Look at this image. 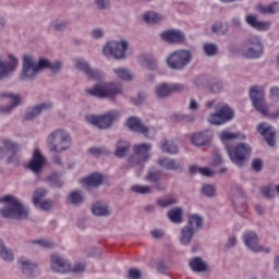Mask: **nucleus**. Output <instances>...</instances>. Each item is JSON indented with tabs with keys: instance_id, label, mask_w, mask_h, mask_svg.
I'll list each match as a JSON object with an SVG mask.
<instances>
[{
	"instance_id": "28",
	"label": "nucleus",
	"mask_w": 279,
	"mask_h": 279,
	"mask_svg": "<svg viewBox=\"0 0 279 279\" xmlns=\"http://www.w3.org/2000/svg\"><path fill=\"white\" fill-rule=\"evenodd\" d=\"M92 213L95 217H110L112 210H110V205L104 202H96L92 205Z\"/></svg>"
},
{
	"instance_id": "47",
	"label": "nucleus",
	"mask_w": 279,
	"mask_h": 279,
	"mask_svg": "<svg viewBox=\"0 0 279 279\" xmlns=\"http://www.w3.org/2000/svg\"><path fill=\"white\" fill-rule=\"evenodd\" d=\"M47 193H49L47 191V189L45 187H37L34 192L33 195V204L34 206L38 205L40 202H43L41 199H45V197H47Z\"/></svg>"
},
{
	"instance_id": "39",
	"label": "nucleus",
	"mask_w": 279,
	"mask_h": 279,
	"mask_svg": "<svg viewBox=\"0 0 279 279\" xmlns=\"http://www.w3.org/2000/svg\"><path fill=\"white\" fill-rule=\"evenodd\" d=\"M167 217H168L169 221H171V223H177V225L182 223V221H183L182 207H174V208L170 209L167 213Z\"/></svg>"
},
{
	"instance_id": "45",
	"label": "nucleus",
	"mask_w": 279,
	"mask_h": 279,
	"mask_svg": "<svg viewBox=\"0 0 279 279\" xmlns=\"http://www.w3.org/2000/svg\"><path fill=\"white\" fill-rule=\"evenodd\" d=\"M203 51L205 56H208V58H213V56H217V53H219V47L215 43H207L204 44Z\"/></svg>"
},
{
	"instance_id": "7",
	"label": "nucleus",
	"mask_w": 279,
	"mask_h": 279,
	"mask_svg": "<svg viewBox=\"0 0 279 279\" xmlns=\"http://www.w3.org/2000/svg\"><path fill=\"white\" fill-rule=\"evenodd\" d=\"M38 77V70L36 68V60L34 56L26 53L22 58V70L20 72L21 82H34Z\"/></svg>"
},
{
	"instance_id": "62",
	"label": "nucleus",
	"mask_w": 279,
	"mask_h": 279,
	"mask_svg": "<svg viewBox=\"0 0 279 279\" xmlns=\"http://www.w3.org/2000/svg\"><path fill=\"white\" fill-rule=\"evenodd\" d=\"M62 66H63L62 61H56L54 63L50 62L49 70L51 71V73L56 75L62 71Z\"/></svg>"
},
{
	"instance_id": "31",
	"label": "nucleus",
	"mask_w": 279,
	"mask_h": 279,
	"mask_svg": "<svg viewBox=\"0 0 279 279\" xmlns=\"http://www.w3.org/2000/svg\"><path fill=\"white\" fill-rule=\"evenodd\" d=\"M87 186L97 189L104 184V175L101 173L95 172L82 180Z\"/></svg>"
},
{
	"instance_id": "42",
	"label": "nucleus",
	"mask_w": 279,
	"mask_h": 279,
	"mask_svg": "<svg viewBox=\"0 0 279 279\" xmlns=\"http://www.w3.org/2000/svg\"><path fill=\"white\" fill-rule=\"evenodd\" d=\"M113 73L117 74V77H119V80H123L124 82H130L134 80V75H132V73H130V70H128L126 68L113 69Z\"/></svg>"
},
{
	"instance_id": "11",
	"label": "nucleus",
	"mask_w": 279,
	"mask_h": 279,
	"mask_svg": "<svg viewBox=\"0 0 279 279\" xmlns=\"http://www.w3.org/2000/svg\"><path fill=\"white\" fill-rule=\"evenodd\" d=\"M232 119H234V110L228 105H222L216 112L210 113L208 123L210 125H225V123L232 121Z\"/></svg>"
},
{
	"instance_id": "55",
	"label": "nucleus",
	"mask_w": 279,
	"mask_h": 279,
	"mask_svg": "<svg viewBox=\"0 0 279 279\" xmlns=\"http://www.w3.org/2000/svg\"><path fill=\"white\" fill-rule=\"evenodd\" d=\"M52 206L53 201L51 199L40 201L37 205H35V207L39 208L40 210H51Z\"/></svg>"
},
{
	"instance_id": "41",
	"label": "nucleus",
	"mask_w": 279,
	"mask_h": 279,
	"mask_svg": "<svg viewBox=\"0 0 279 279\" xmlns=\"http://www.w3.org/2000/svg\"><path fill=\"white\" fill-rule=\"evenodd\" d=\"M161 151L165 154H178V145L173 141L162 140Z\"/></svg>"
},
{
	"instance_id": "3",
	"label": "nucleus",
	"mask_w": 279,
	"mask_h": 279,
	"mask_svg": "<svg viewBox=\"0 0 279 279\" xmlns=\"http://www.w3.org/2000/svg\"><path fill=\"white\" fill-rule=\"evenodd\" d=\"M225 149L235 167H245L252 156V146L247 143H240L236 146L225 144Z\"/></svg>"
},
{
	"instance_id": "52",
	"label": "nucleus",
	"mask_w": 279,
	"mask_h": 279,
	"mask_svg": "<svg viewBox=\"0 0 279 279\" xmlns=\"http://www.w3.org/2000/svg\"><path fill=\"white\" fill-rule=\"evenodd\" d=\"M144 65L149 71H156L158 69V61L151 57H145L144 58Z\"/></svg>"
},
{
	"instance_id": "53",
	"label": "nucleus",
	"mask_w": 279,
	"mask_h": 279,
	"mask_svg": "<svg viewBox=\"0 0 279 279\" xmlns=\"http://www.w3.org/2000/svg\"><path fill=\"white\" fill-rule=\"evenodd\" d=\"M4 147L11 154H19V151H21V146L11 141H4Z\"/></svg>"
},
{
	"instance_id": "9",
	"label": "nucleus",
	"mask_w": 279,
	"mask_h": 279,
	"mask_svg": "<svg viewBox=\"0 0 279 279\" xmlns=\"http://www.w3.org/2000/svg\"><path fill=\"white\" fill-rule=\"evenodd\" d=\"M119 111L112 110L104 116H87L86 120L92 123V125L98 128V130H108V128H111L114 121L119 119Z\"/></svg>"
},
{
	"instance_id": "33",
	"label": "nucleus",
	"mask_w": 279,
	"mask_h": 279,
	"mask_svg": "<svg viewBox=\"0 0 279 279\" xmlns=\"http://www.w3.org/2000/svg\"><path fill=\"white\" fill-rule=\"evenodd\" d=\"M245 21L247 25H250L254 29H258L259 32H267V28L269 27V23L258 21L256 19V15H246Z\"/></svg>"
},
{
	"instance_id": "54",
	"label": "nucleus",
	"mask_w": 279,
	"mask_h": 279,
	"mask_svg": "<svg viewBox=\"0 0 279 279\" xmlns=\"http://www.w3.org/2000/svg\"><path fill=\"white\" fill-rule=\"evenodd\" d=\"M209 90L217 95L223 90V83L221 81H214L209 84Z\"/></svg>"
},
{
	"instance_id": "25",
	"label": "nucleus",
	"mask_w": 279,
	"mask_h": 279,
	"mask_svg": "<svg viewBox=\"0 0 279 279\" xmlns=\"http://www.w3.org/2000/svg\"><path fill=\"white\" fill-rule=\"evenodd\" d=\"M161 177H162V172L160 170L149 168L147 170L146 175L144 177V180H146V182H149V184H154V186H155V189H157V191H165L162 183H160Z\"/></svg>"
},
{
	"instance_id": "59",
	"label": "nucleus",
	"mask_w": 279,
	"mask_h": 279,
	"mask_svg": "<svg viewBox=\"0 0 279 279\" xmlns=\"http://www.w3.org/2000/svg\"><path fill=\"white\" fill-rule=\"evenodd\" d=\"M251 167L253 171H255L256 173H260V171H263V159L260 158L253 159Z\"/></svg>"
},
{
	"instance_id": "27",
	"label": "nucleus",
	"mask_w": 279,
	"mask_h": 279,
	"mask_svg": "<svg viewBox=\"0 0 279 279\" xmlns=\"http://www.w3.org/2000/svg\"><path fill=\"white\" fill-rule=\"evenodd\" d=\"M157 165L166 171H182V166L173 158L161 157L157 160Z\"/></svg>"
},
{
	"instance_id": "57",
	"label": "nucleus",
	"mask_w": 279,
	"mask_h": 279,
	"mask_svg": "<svg viewBox=\"0 0 279 279\" xmlns=\"http://www.w3.org/2000/svg\"><path fill=\"white\" fill-rule=\"evenodd\" d=\"M186 90V85L182 83H174L170 85V93L173 95V93H184Z\"/></svg>"
},
{
	"instance_id": "38",
	"label": "nucleus",
	"mask_w": 279,
	"mask_h": 279,
	"mask_svg": "<svg viewBox=\"0 0 279 279\" xmlns=\"http://www.w3.org/2000/svg\"><path fill=\"white\" fill-rule=\"evenodd\" d=\"M68 202L72 206H82L84 204V194L80 190L71 191L68 195Z\"/></svg>"
},
{
	"instance_id": "8",
	"label": "nucleus",
	"mask_w": 279,
	"mask_h": 279,
	"mask_svg": "<svg viewBox=\"0 0 279 279\" xmlns=\"http://www.w3.org/2000/svg\"><path fill=\"white\" fill-rule=\"evenodd\" d=\"M134 156L129 158V165L131 167H145V162L149 160V153L151 151V144H136L133 147Z\"/></svg>"
},
{
	"instance_id": "44",
	"label": "nucleus",
	"mask_w": 279,
	"mask_h": 279,
	"mask_svg": "<svg viewBox=\"0 0 279 279\" xmlns=\"http://www.w3.org/2000/svg\"><path fill=\"white\" fill-rule=\"evenodd\" d=\"M143 19L146 23H149L150 25L160 23V21H162V16H160V14H158L154 11H148V12L144 13Z\"/></svg>"
},
{
	"instance_id": "21",
	"label": "nucleus",
	"mask_w": 279,
	"mask_h": 279,
	"mask_svg": "<svg viewBox=\"0 0 279 279\" xmlns=\"http://www.w3.org/2000/svg\"><path fill=\"white\" fill-rule=\"evenodd\" d=\"M0 97L2 99H10L11 101L10 105L0 107L1 114H10V112H12L14 108H17V106H21V104H23V101L21 100V95H16L10 92L0 94Z\"/></svg>"
},
{
	"instance_id": "13",
	"label": "nucleus",
	"mask_w": 279,
	"mask_h": 279,
	"mask_svg": "<svg viewBox=\"0 0 279 279\" xmlns=\"http://www.w3.org/2000/svg\"><path fill=\"white\" fill-rule=\"evenodd\" d=\"M244 56L245 58H250L251 60H256V58H260V56H263V51H265L263 41H260V38L258 36L247 38L244 43Z\"/></svg>"
},
{
	"instance_id": "10",
	"label": "nucleus",
	"mask_w": 279,
	"mask_h": 279,
	"mask_svg": "<svg viewBox=\"0 0 279 279\" xmlns=\"http://www.w3.org/2000/svg\"><path fill=\"white\" fill-rule=\"evenodd\" d=\"M16 66H19V58L16 56L10 53L8 54V59L0 56V82L10 80L14 75V71H16Z\"/></svg>"
},
{
	"instance_id": "43",
	"label": "nucleus",
	"mask_w": 279,
	"mask_h": 279,
	"mask_svg": "<svg viewBox=\"0 0 279 279\" xmlns=\"http://www.w3.org/2000/svg\"><path fill=\"white\" fill-rule=\"evenodd\" d=\"M27 243L29 245H39V247H44V250H53V247H56V243L45 239L29 240Z\"/></svg>"
},
{
	"instance_id": "12",
	"label": "nucleus",
	"mask_w": 279,
	"mask_h": 279,
	"mask_svg": "<svg viewBox=\"0 0 279 279\" xmlns=\"http://www.w3.org/2000/svg\"><path fill=\"white\" fill-rule=\"evenodd\" d=\"M126 128H129L131 132H135V134H142L145 138L151 140L156 136V129L145 125L137 117L128 118Z\"/></svg>"
},
{
	"instance_id": "19",
	"label": "nucleus",
	"mask_w": 279,
	"mask_h": 279,
	"mask_svg": "<svg viewBox=\"0 0 279 279\" xmlns=\"http://www.w3.org/2000/svg\"><path fill=\"white\" fill-rule=\"evenodd\" d=\"M257 132L266 141L268 147H274L276 145V129L267 122H262L257 125Z\"/></svg>"
},
{
	"instance_id": "14",
	"label": "nucleus",
	"mask_w": 279,
	"mask_h": 279,
	"mask_svg": "<svg viewBox=\"0 0 279 279\" xmlns=\"http://www.w3.org/2000/svg\"><path fill=\"white\" fill-rule=\"evenodd\" d=\"M128 51V41H109L102 48L105 56H112L116 60H123Z\"/></svg>"
},
{
	"instance_id": "20",
	"label": "nucleus",
	"mask_w": 279,
	"mask_h": 279,
	"mask_svg": "<svg viewBox=\"0 0 279 279\" xmlns=\"http://www.w3.org/2000/svg\"><path fill=\"white\" fill-rule=\"evenodd\" d=\"M160 36L169 45H182L186 40V35L180 29H169L162 32Z\"/></svg>"
},
{
	"instance_id": "37",
	"label": "nucleus",
	"mask_w": 279,
	"mask_h": 279,
	"mask_svg": "<svg viewBox=\"0 0 279 279\" xmlns=\"http://www.w3.org/2000/svg\"><path fill=\"white\" fill-rule=\"evenodd\" d=\"M186 227L193 228L194 232H197V230L204 228V218L198 214L191 215L187 218Z\"/></svg>"
},
{
	"instance_id": "61",
	"label": "nucleus",
	"mask_w": 279,
	"mask_h": 279,
	"mask_svg": "<svg viewBox=\"0 0 279 279\" xmlns=\"http://www.w3.org/2000/svg\"><path fill=\"white\" fill-rule=\"evenodd\" d=\"M69 27V23L64 21L54 22L52 29L54 32H64Z\"/></svg>"
},
{
	"instance_id": "5",
	"label": "nucleus",
	"mask_w": 279,
	"mask_h": 279,
	"mask_svg": "<svg viewBox=\"0 0 279 279\" xmlns=\"http://www.w3.org/2000/svg\"><path fill=\"white\" fill-rule=\"evenodd\" d=\"M123 86L120 83H98L92 88L85 89L90 97H97L98 99H106V97H112L114 95H121Z\"/></svg>"
},
{
	"instance_id": "22",
	"label": "nucleus",
	"mask_w": 279,
	"mask_h": 279,
	"mask_svg": "<svg viewBox=\"0 0 279 279\" xmlns=\"http://www.w3.org/2000/svg\"><path fill=\"white\" fill-rule=\"evenodd\" d=\"M43 167H45V157L43 156V153H40V149H35L33 158L27 165V169L33 171L35 175H39L43 173Z\"/></svg>"
},
{
	"instance_id": "23",
	"label": "nucleus",
	"mask_w": 279,
	"mask_h": 279,
	"mask_svg": "<svg viewBox=\"0 0 279 279\" xmlns=\"http://www.w3.org/2000/svg\"><path fill=\"white\" fill-rule=\"evenodd\" d=\"M21 271L27 278H36V276H40V268H38V264L29 260L23 259L20 262Z\"/></svg>"
},
{
	"instance_id": "64",
	"label": "nucleus",
	"mask_w": 279,
	"mask_h": 279,
	"mask_svg": "<svg viewBox=\"0 0 279 279\" xmlns=\"http://www.w3.org/2000/svg\"><path fill=\"white\" fill-rule=\"evenodd\" d=\"M104 36H106V32H104L102 28H95L92 31V38H94L95 40H99L104 38Z\"/></svg>"
},
{
	"instance_id": "35",
	"label": "nucleus",
	"mask_w": 279,
	"mask_h": 279,
	"mask_svg": "<svg viewBox=\"0 0 279 279\" xmlns=\"http://www.w3.org/2000/svg\"><path fill=\"white\" fill-rule=\"evenodd\" d=\"M155 95L157 99H169L171 97V87L167 83H161L155 87Z\"/></svg>"
},
{
	"instance_id": "16",
	"label": "nucleus",
	"mask_w": 279,
	"mask_h": 279,
	"mask_svg": "<svg viewBox=\"0 0 279 279\" xmlns=\"http://www.w3.org/2000/svg\"><path fill=\"white\" fill-rule=\"evenodd\" d=\"M243 242L251 250V252H265V254H269L271 252V248L269 247H264L258 243V234L254 231H247L243 233L242 235Z\"/></svg>"
},
{
	"instance_id": "48",
	"label": "nucleus",
	"mask_w": 279,
	"mask_h": 279,
	"mask_svg": "<svg viewBox=\"0 0 279 279\" xmlns=\"http://www.w3.org/2000/svg\"><path fill=\"white\" fill-rule=\"evenodd\" d=\"M131 191L138 195H149V193H151V187L149 185H133Z\"/></svg>"
},
{
	"instance_id": "58",
	"label": "nucleus",
	"mask_w": 279,
	"mask_h": 279,
	"mask_svg": "<svg viewBox=\"0 0 279 279\" xmlns=\"http://www.w3.org/2000/svg\"><path fill=\"white\" fill-rule=\"evenodd\" d=\"M98 10H110V0H94Z\"/></svg>"
},
{
	"instance_id": "4",
	"label": "nucleus",
	"mask_w": 279,
	"mask_h": 279,
	"mask_svg": "<svg viewBox=\"0 0 279 279\" xmlns=\"http://www.w3.org/2000/svg\"><path fill=\"white\" fill-rule=\"evenodd\" d=\"M193 62V51L178 49L172 51L166 59V64L171 71H184Z\"/></svg>"
},
{
	"instance_id": "17",
	"label": "nucleus",
	"mask_w": 279,
	"mask_h": 279,
	"mask_svg": "<svg viewBox=\"0 0 279 279\" xmlns=\"http://www.w3.org/2000/svg\"><path fill=\"white\" fill-rule=\"evenodd\" d=\"M73 64L75 69L82 71L88 80H101V77H104L101 71L90 68V63L84 59H75Z\"/></svg>"
},
{
	"instance_id": "1",
	"label": "nucleus",
	"mask_w": 279,
	"mask_h": 279,
	"mask_svg": "<svg viewBox=\"0 0 279 279\" xmlns=\"http://www.w3.org/2000/svg\"><path fill=\"white\" fill-rule=\"evenodd\" d=\"M0 204H4L0 209V215L4 219H12L13 221H25L29 217V209L23 205V202L14 195H4L0 197Z\"/></svg>"
},
{
	"instance_id": "51",
	"label": "nucleus",
	"mask_w": 279,
	"mask_h": 279,
	"mask_svg": "<svg viewBox=\"0 0 279 279\" xmlns=\"http://www.w3.org/2000/svg\"><path fill=\"white\" fill-rule=\"evenodd\" d=\"M174 119L177 121H183V123H195V116L193 114L175 113Z\"/></svg>"
},
{
	"instance_id": "40",
	"label": "nucleus",
	"mask_w": 279,
	"mask_h": 279,
	"mask_svg": "<svg viewBox=\"0 0 279 279\" xmlns=\"http://www.w3.org/2000/svg\"><path fill=\"white\" fill-rule=\"evenodd\" d=\"M257 10L260 14H278L279 2H272L267 7L263 4H257Z\"/></svg>"
},
{
	"instance_id": "60",
	"label": "nucleus",
	"mask_w": 279,
	"mask_h": 279,
	"mask_svg": "<svg viewBox=\"0 0 279 279\" xmlns=\"http://www.w3.org/2000/svg\"><path fill=\"white\" fill-rule=\"evenodd\" d=\"M262 195H264L266 199H274V197H276V191L268 185L262 190Z\"/></svg>"
},
{
	"instance_id": "26",
	"label": "nucleus",
	"mask_w": 279,
	"mask_h": 279,
	"mask_svg": "<svg viewBox=\"0 0 279 279\" xmlns=\"http://www.w3.org/2000/svg\"><path fill=\"white\" fill-rule=\"evenodd\" d=\"M232 203L236 213H243V210H245V196L243 195V189L235 187L233 190Z\"/></svg>"
},
{
	"instance_id": "29",
	"label": "nucleus",
	"mask_w": 279,
	"mask_h": 279,
	"mask_svg": "<svg viewBox=\"0 0 279 279\" xmlns=\"http://www.w3.org/2000/svg\"><path fill=\"white\" fill-rule=\"evenodd\" d=\"M189 267L195 274H206L208 271V263L204 262L201 256H196L189 262Z\"/></svg>"
},
{
	"instance_id": "15",
	"label": "nucleus",
	"mask_w": 279,
	"mask_h": 279,
	"mask_svg": "<svg viewBox=\"0 0 279 279\" xmlns=\"http://www.w3.org/2000/svg\"><path fill=\"white\" fill-rule=\"evenodd\" d=\"M48 110H53L52 100H45L26 109L24 121H36V119H38L43 112H48Z\"/></svg>"
},
{
	"instance_id": "18",
	"label": "nucleus",
	"mask_w": 279,
	"mask_h": 279,
	"mask_svg": "<svg viewBox=\"0 0 279 279\" xmlns=\"http://www.w3.org/2000/svg\"><path fill=\"white\" fill-rule=\"evenodd\" d=\"M50 269L54 274H69L71 271V264L59 253L50 255Z\"/></svg>"
},
{
	"instance_id": "32",
	"label": "nucleus",
	"mask_w": 279,
	"mask_h": 279,
	"mask_svg": "<svg viewBox=\"0 0 279 279\" xmlns=\"http://www.w3.org/2000/svg\"><path fill=\"white\" fill-rule=\"evenodd\" d=\"M193 236H195V229L185 226L181 229L179 241L181 245L189 246L193 241Z\"/></svg>"
},
{
	"instance_id": "56",
	"label": "nucleus",
	"mask_w": 279,
	"mask_h": 279,
	"mask_svg": "<svg viewBox=\"0 0 279 279\" xmlns=\"http://www.w3.org/2000/svg\"><path fill=\"white\" fill-rule=\"evenodd\" d=\"M178 201L177 198H168V199H157V204L158 206H160L161 208H169V206H173L174 204H177Z\"/></svg>"
},
{
	"instance_id": "36",
	"label": "nucleus",
	"mask_w": 279,
	"mask_h": 279,
	"mask_svg": "<svg viewBox=\"0 0 279 279\" xmlns=\"http://www.w3.org/2000/svg\"><path fill=\"white\" fill-rule=\"evenodd\" d=\"M211 32L217 36H226L230 32V24L221 21L215 22L211 25Z\"/></svg>"
},
{
	"instance_id": "46",
	"label": "nucleus",
	"mask_w": 279,
	"mask_h": 279,
	"mask_svg": "<svg viewBox=\"0 0 279 279\" xmlns=\"http://www.w3.org/2000/svg\"><path fill=\"white\" fill-rule=\"evenodd\" d=\"M0 256L3 260H14V253L5 246L2 240H0Z\"/></svg>"
},
{
	"instance_id": "6",
	"label": "nucleus",
	"mask_w": 279,
	"mask_h": 279,
	"mask_svg": "<svg viewBox=\"0 0 279 279\" xmlns=\"http://www.w3.org/2000/svg\"><path fill=\"white\" fill-rule=\"evenodd\" d=\"M248 97L253 108L260 112L263 117H269V107L265 100V88L259 85H253L248 89Z\"/></svg>"
},
{
	"instance_id": "34",
	"label": "nucleus",
	"mask_w": 279,
	"mask_h": 279,
	"mask_svg": "<svg viewBox=\"0 0 279 279\" xmlns=\"http://www.w3.org/2000/svg\"><path fill=\"white\" fill-rule=\"evenodd\" d=\"M130 142L125 140H119L116 144L114 156L117 158H125L128 156V151H130Z\"/></svg>"
},
{
	"instance_id": "50",
	"label": "nucleus",
	"mask_w": 279,
	"mask_h": 279,
	"mask_svg": "<svg viewBox=\"0 0 279 279\" xmlns=\"http://www.w3.org/2000/svg\"><path fill=\"white\" fill-rule=\"evenodd\" d=\"M35 66L37 69V73L45 71V69H50L51 61L49 59H39L38 62L35 61Z\"/></svg>"
},
{
	"instance_id": "24",
	"label": "nucleus",
	"mask_w": 279,
	"mask_h": 279,
	"mask_svg": "<svg viewBox=\"0 0 279 279\" xmlns=\"http://www.w3.org/2000/svg\"><path fill=\"white\" fill-rule=\"evenodd\" d=\"M213 130L207 129L192 135L191 141L193 145H196V147H202L204 145H208V143L213 141Z\"/></svg>"
},
{
	"instance_id": "49",
	"label": "nucleus",
	"mask_w": 279,
	"mask_h": 279,
	"mask_svg": "<svg viewBox=\"0 0 279 279\" xmlns=\"http://www.w3.org/2000/svg\"><path fill=\"white\" fill-rule=\"evenodd\" d=\"M202 193L205 197H215L217 189L213 184H204L202 187Z\"/></svg>"
},
{
	"instance_id": "2",
	"label": "nucleus",
	"mask_w": 279,
	"mask_h": 279,
	"mask_svg": "<svg viewBox=\"0 0 279 279\" xmlns=\"http://www.w3.org/2000/svg\"><path fill=\"white\" fill-rule=\"evenodd\" d=\"M72 143L73 141L71 138V133L64 129H57L47 137V146L49 151H54L56 154L66 151L71 148Z\"/></svg>"
},
{
	"instance_id": "63",
	"label": "nucleus",
	"mask_w": 279,
	"mask_h": 279,
	"mask_svg": "<svg viewBox=\"0 0 279 279\" xmlns=\"http://www.w3.org/2000/svg\"><path fill=\"white\" fill-rule=\"evenodd\" d=\"M220 138L221 141H234L235 138H239V134L222 131L220 134Z\"/></svg>"
},
{
	"instance_id": "30",
	"label": "nucleus",
	"mask_w": 279,
	"mask_h": 279,
	"mask_svg": "<svg viewBox=\"0 0 279 279\" xmlns=\"http://www.w3.org/2000/svg\"><path fill=\"white\" fill-rule=\"evenodd\" d=\"M46 182L50 189H63L64 187V179H62V174L57 171L51 172L47 178Z\"/></svg>"
}]
</instances>
